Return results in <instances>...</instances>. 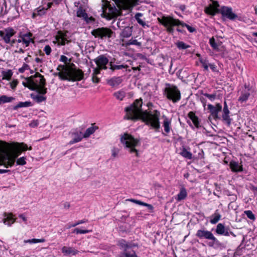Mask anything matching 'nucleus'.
Returning <instances> with one entry per match:
<instances>
[{"instance_id": "nucleus-30", "label": "nucleus", "mask_w": 257, "mask_h": 257, "mask_svg": "<svg viewBox=\"0 0 257 257\" xmlns=\"http://www.w3.org/2000/svg\"><path fill=\"white\" fill-rule=\"evenodd\" d=\"M187 192L185 188H183L181 189L180 192L177 195L176 199L178 201H180L184 199L187 196Z\"/></svg>"}, {"instance_id": "nucleus-56", "label": "nucleus", "mask_w": 257, "mask_h": 257, "mask_svg": "<svg viewBox=\"0 0 257 257\" xmlns=\"http://www.w3.org/2000/svg\"><path fill=\"white\" fill-rule=\"evenodd\" d=\"M33 78V76H31L29 78H26V80H27V82H23L22 84L23 85L25 86V87H28L29 88V87H33V86H31L30 83H29V82L28 81V80H33L32 79Z\"/></svg>"}, {"instance_id": "nucleus-20", "label": "nucleus", "mask_w": 257, "mask_h": 257, "mask_svg": "<svg viewBox=\"0 0 257 257\" xmlns=\"http://www.w3.org/2000/svg\"><path fill=\"white\" fill-rule=\"evenodd\" d=\"M164 18H173V17H171L170 16H162L161 18H158V22L161 24L162 25H163L164 27L167 28V31L169 33H173L174 29L173 28V26H178L179 25H172L171 24H168L167 26H165L164 24V22H163Z\"/></svg>"}, {"instance_id": "nucleus-4", "label": "nucleus", "mask_w": 257, "mask_h": 257, "mask_svg": "<svg viewBox=\"0 0 257 257\" xmlns=\"http://www.w3.org/2000/svg\"><path fill=\"white\" fill-rule=\"evenodd\" d=\"M118 245L123 250L120 253V257H138L135 251L134 250H129L130 249L133 248L134 247H138V244L137 243L133 242H127L125 240L121 239L118 241Z\"/></svg>"}, {"instance_id": "nucleus-9", "label": "nucleus", "mask_w": 257, "mask_h": 257, "mask_svg": "<svg viewBox=\"0 0 257 257\" xmlns=\"http://www.w3.org/2000/svg\"><path fill=\"white\" fill-rule=\"evenodd\" d=\"M16 33L15 30L10 27L0 30V37L6 43H11V38Z\"/></svg>"}, {"instance_id": "nucleus-5", "label": "nucleus", "mask_w": 257, "mask_h": 257, "mask_svg": "<svg viewBox=\"0 0 257 257\" xmlns=\"http://www.w3.org/2000/svg\"><path fill=\"white\" fill-rule=\"evenodd\" d=\"M165 85L164 93L166 97L174 103L179 101L181 99V93L177 87L169 83H166Z\"/></svg>"}, {"instance_id": "nucleus-55", "label": "nucleus", "mask_w": 257, "mask_h": 257, "mask_svg": "<svg viewBox=\"0 0 257 257\" xmlns=\"http://www.w3.org/2000/svg\"><path fill=\"white\" fill-rule=\"evenodd\" d=\"M67 32L66 33H63L61 31L58 32V35L56 36V38H59V39H66Z\"/></svg>"}, {"instance_id": "nucleus-52", "label": "nucleus", "mask_w": 257, "mask_h": 257, "mask_svg": "<svg viewBox=\"0 0 257 257\" xmlns=\"http://www.w3.org/2000/svg\"><path fill=\"white\" fill-rule=\"evenodd\" d=\"M17 165H24L26 164V158L24 157H21L17 160Z\"/></svg>"}, {"instance_id": "nucleus-63", "label": "nucleus", "mask_w": 257, "mask_h": 257, "mask_svg": "<svg viewBox=\"0 0 257 257\" xmlns=\"http://www.w3.org/2000/svg\"><path fill=\"white\" fill-rule=\"evenodd\" d=\"M68 60V58L64 55H61L60 57V61L64 62L65 64L67 63Z\"/></svg>"}, {"instance_id": "nucleus-59", "label": "nucleus", "mask_w": 257, "mask_h": 257, "mask_svg": "<svg viewBox=\"0 0 257 257\" xmlns=\"http://www.w3.org/2000/svg\"><path fill=\"white\" fill-rule=\"evenodd\" d=\"M102 68H100L98 67L94 68L93 71L92 75H97L100 73V70H102Z\"/></svg>"}, {"instance_id": "nucleus-60", "label": "nucleus", "mask_w": 257, "mask_h": 257, "mask_svg": "<svg viewBox=\"0 0 257 257\" xmlns=\"http://www.w3.org/2000/svg\"><path fill=\"white\" fill-rule=\"evenodd\" d=\"M109 12L113 15H115L118 12V10L115 7L113 6V7H110L109 8Z\"/></svg>"}, {"instance_id": "nucleus-11", "label": "nucleus", "mask_w": 257, "mask_h": 257, "mask_svg": "<svg viewBox=\"0 0 257 257\" xmlns=\"http://www.w3.org/2000/svg\"><path fill=\"white\" fill-rule=\"evenodd\" d=\"M215 232L219 235L224 236H229L231 235L234 237L236 236V235L230 231L229 227H225L224 225L222 223H218L217 225Z\"/></svg>"}, {"instance_id": "nucleus-42", "label": "nucleus", "mask_w": 257, "mask_h": 257, "mask_svg": "<svg viewBox=\"0 0 257 257\" xmlns=\"http://www.w3.org/2000/svg\"><path fill=\"white\" fill-rule=\"evenodd\" d=\"M213 218L211 219L210 222L211 224H216L220 219L221 215L216 212L212 215Z\"/></svg>"}, {"instance_id": "nucleus-2", "label": "nucleus", "mask_w": 257, "mask_h": 257, "mask_svg": "<svg viewBox=\"0 0 257 257\" xmlns=\"http://www.w3.org/2000/svg\"><path fill=\"white\" fill-rule=\"evenodd\" d=\"M27 149L32 150V147L28 148V146L24 143H16L14 148L13 152L7 153L3 157V164L7 168L12 166L15 162V159L21 154L22 151H26Z\"/></svg>"}, {"instance_id": "nucleus-50", "label": "nucleus", "mask_w": 257, "mask_h": 257, "mask_svg": "<svg viewBox=\"0 0 257 257\" xmlns=\"http://www.w3.org/2000/svg\"><path fill=\"white\" fill-rule=\"evenodd\" d=\"M200 62L202 64L204 69L207 71L208 70V66L210 64L208 63V61L206 59H200Z\"/></svg>"}, {"instance_id": "nucleus-22", "label": "nucleus", "mask_w": 257, "mask_h": 257, "mask_svg": "<svg viewBox=\"0 0 257 257\" xmlns=\"http://www.w3.org/2000/svg\"><path fill=\"white\" fill-rule=\"evenodd\" d=\"M122 82L121 77H113L109 80H107V83L112 87H115L119 85Z\"/></svg>"}, {"instance_id": "nucleus-39", "label": "nucleus", "mask_w": 257, "mask_h": 257, "mask_svg": "<svg viewBox=\"0 0 257 257\" xmlns=\"http://www.w3.org/2000/svg\"><path fill=\"white\" fill-rule=\"evenodd\" d=\"M180 155L184 158L188 159H191L192 158V153L188 151L185 148L183 149L182 151L180 153Z\"/></svg>"}, {"instance_id": "nucleus-61", "label": "nucleus", "mask_w": 257, "mask_h": 257, "mask_svg": "<svg viewBox=\"0 0 257 257\" xmlns=\"http://www.w3.org/2000/svg\"><path fill=\"white\" fill-rule=\"evenodd\" d=\"M44 51L47 55H49L51 52V48L49 45H46L44 48Z\"/></svg>"}, {"instance_id": "nucleus-43", "label": "nucleus", "mask_w": 257, "mask_h": 257, "mask_svg": "<svg viewBox=\"0 0 257 257\" xmlns=\"http://www.w3.org/2000/svg\"><path fill=\"white\" fill-rule=\"evenodd\" d=\"M222 121L225 123L228 126L231 124L232 119L230 117L229 115H222Z\"/></svg>"}, {"instance_id": "nucleus-10", "label": "nucleus", "mask_w": 257, "mask_h": 257, "mask_svg": "<svg viewBox=\"0 0 257 257\" xmlns=\"http://www.w3.org/2000/svg\"><path fill=\"white\" fill-rule=\"evenodd\" d=\"M94 61L97 65V66L103 70H106L108 67L107 65H109V60L105 55H100L96 57Z\"/></svg>"}, {"instance_id": "nucleus-12", "label": "nucleus", "mask_w": 257, "mask_h": 257, "mask_svg": "<svg viewBox=\"0 0 257 257\" xmlns=\"http://www.w3.org/2000/svg\"><path fill=\"white\" fill-rule=\"evenodd\" d=\"M219 12L223 18L225 17L230 20H234L237 17V16L232 12V9L229 7L223 6Z\"/></svg>"}, {"instance_id": "nucleus-21", "label": "nucleus", "mask_w": 257, "mask_h": 257, "mask_svg": "<svg viewBox=\"0 0 257 257\" xmlns=\"http://www.w3.org/2000/svg\"><path fill=\"white\" fill-rule=\"evenodd\" d=\"M4 218L3 219L4 223L9 226H11L15 222V219L13 218V215L12 213H4Z\"/></svg>"}, {"instance_id": "nucleus-64", "label": "nucleus", "mask_w": 257, "mask_h": 257, "mask_svg": "<svg viewBox=\"0 0 257 257\" xmlns=\"http://www.w3.org/2000/svg\"><path fill=\"white\" fill-rule=\"evenodd\" d=\"M18 84V81L17 80H13L11 83V88L13 89H15L16 87V86H17Z\"/></svg>"}, {"instance_id": "nucleus-37", "label": "nucleus", "mask_w": 257, "mask_h": 257, "mask_svg": "<svg viewBox=\"0 0 257 257\" xmlns=\"http://www.w3.org/2000/svg\"><path fill=\"white\" fill-rule=\"evenodd\" d=\"M177 47L180 50H184L190 47V46L187 45L182 41H178L175 43Z\"/></svg>"}, {"instance_id": "nucleus-33", "label": "nucleus", "mask_w": 257, "mask_h": 257, "mask_svg": "<svg viewBox=\"0 0 257 257\" xmlns=\"http://www.w3.org/2000/svg\"><path fill=\"white\" fill-rule=\"evenodd\" d=\"M31 97L38 103H40L42 101H45L46 97L39 95L38 94H34L33 93L31 94Z\"/></svg>"}, {"instance_id": "nucleus-24", "label": "nucleus", "mask_w": 257, "mask_h": 257, "mask_svg": "<svg viewBox=\"0 0 257 257\" xmlns=\"http://www.w3.org/2000/svg\"><path fill=\"white\" fill-rule=\"evenodd\" d=\"M229 165L232 171L233 172H241L243 170L242 166H239L237 162L231 161L230 162Z\"/></svg>"}, {"instance_id": "nucleus-44", "label": "nucleus", "mask_w": 257, "mask_h": 257, "mask_svg": "<svg viewBox=\"0 0 257 257\" xmlns=\"http://www.w3.org/2000/svg\"><path fill=\"white\" fill-rule=\"evenodd\" d=\"M45 241V239H35L33 238L32 239H28L24 240L25 243H37L39 242H44Z\"/></svg>"}, {"instance_id": "nucleus-47", "label": "nucleus", "mask_w": 257, "mask_h": 257, "mask_svg": "<svg viewBox=\"0 0 257 257\" xmlns=\"http://www.w3.org/2000/svg\"><path fill=\"white\" fill-rule=\"evenodd\" d=\"M244 213L249 219H250L252 220H255V216L253 214V213L251 211L246 210V211H244Z\"/></svg>"}, {"instance_id": "nucleus-23", "label": "nucleus", "mask_w": 257, "mask_h": 257, "mask_svg": "<svg viewBox=\"0 0 257 257\" xmlns=\"http://www.w3.org/2000/svg\"><path fill=\"white\" fill-rule=\"evenodd\" d=\"M188 116L196 127L198 128L200 126L198 117L195 115L194 112L193 111L189 112Z\"/></svg>"}, {"instance_id": "nucleus-1", "label": "nucleus", "mask_w": 257, "mask_h": 257, "mask_svg": "<svg viewBox=\"0 0 257 257\" xmlns=\"http://www.w3.org/2000/svg\"><path fill=\"white\" fill-rule=\"evenodd\" d=\"M143 100L142 98L136 99L130 106L125 108L126 114L125 119L137 120L140 119L147 125L159 131L160 128L159 117L160 113L159 111L154 110V113L148 112L147 110L143 111L142 109Z\"/></svg>"}, {"instance_id": "nucleus-13", "label": "nucleus", "mask_w": 257, "mask_h": 257, "mask_svg": "<svg viewBox=\"0 0 257 257\" xmlns=\"http://www.w3.org/2000/svg\"><path fill=\"white\" fill-rule=\"evenodd\" d=\"M212 3L210 4L208 7H206L205 9V12L209 15L214 16L216 13H219L220 10L218 8L219 5L217 1L211 0Z\"/></svg>"}, {"instance_id": "nucleus-54", "label": "nucleus", "mask_w": 257, "mask_h": 257, "mask_svg": "<svg viewBox=\"0 0 257 257\" xmlns=\"http://www.w3.org/2000/svg\"><path fill=\"white\" fill-rule=\"evenodd\" d=\"M203 95L207 97L209 99H210L211 101H213L216 96V95L215 93L214 94H208V93H203Z\"/></svg>"}, {"instance_id": "nucleus-31", "label": "nucleus", "mask_w": 257, "mask_h": 257, "mask_svg": "<svg viewBox=\"0 0 257 257\" xmlns=\"http://www.w3.org/2000/svg\"><path fill=\"white\" fill-rule=\"evenodd\" d=\"M32 105L31 102L30 101L20 102L17 105L13 107L14 110H17L21 107H27Z\"/></svg>"}, {"instance_id": "nucleus-32", "label": "nucleus", "mask_w": 257, "mask_h": 257, "mask_svg": "<svg viewBox=\"0 0 257 257\" xmlns=\"http://www.w3.org/2000/svg\"><path fill=\"white\" fill-rule=\"evenodd\" d=\"M36 12L34 13L33 14V18H34L36 15H39L40 16L44 15L46 13L47 9L45 8L39 7L36 9Z\"/></svg>"}, {"instance_id": "nucleus-7", "label": "nucleus", "mask_w": 257, "mask_h": 257, "mask_svg": "<svg viewBox=\"0 0 257 257\" xmlns=\"http://www.w3.org/2000/svg\"><path fill=\"white\" fill-rule=\"evenodd\" d=\"M91 34L96 38L98 37L103 39L111 38L114 34V32L108 28L101 27L92 30Z\"/></svg>"}, {"instance_id": "nucleus-18", "label": "nucleus", "mask_w": 257, "mask_h": 257, "mask_svg": "<svg viewBox=\"0 0 257 257\" xmlns=\"http://www.w3.org/2000/svg\"><path fill=\"white\" fill-rule=\"evenodd\" d=\"M212 232L210 231L205 230V229H199L196 231L195 236L200 239H207L210 236Z\"/></svg>"}, {"instance_id": "nucleus-38", "label": "nucleus", "mask_w": 257, "mask_h": 257, "mask_svg": "<svg viewBox=\"0 0 257 257\" xmlns=\"http://www.w3.org/2000/svg\"><path fill=\"white\" fill-rule=\"evenodd\" d=\"M113 95L116 97V99L122 100L123 98L125 96V93L124 91L120 90L114 92L113 93Z\"/></svg>"}, {"instance_id": "nucleus-16", "label": "nucleus", "mask_w": 257, "mask_h": 257, "mask_svg": "<svg viewBox=\"0 0 257 257\" xmlns=\"http://www.w3.org/2000/svg\"><path fill=\"white\" fill-rule=\"evenodd\" d=\"M30 83L31 86L33 87H29V89L32 90H37L38 92L41 94H45L47 93V88L45 87V85L40 86L37 83H35L33 80H28Z\"/></svg>"}, {"instance_id": "nucleus-53", "label": "nucleus", "mask_w": 257, "mask_h": 257, "mask_svg": "<svg viewBox=\"0 0 257 257\" xmlns=\"http://www.w3.org/2000/svg\"><path fill=\"white\" fill-rule=\"evenodd\" d=\"M89 232H90V230L80 229L78 228H75L73 230V232L76 233V234H79V233L84 234V233H88Z\"/></svg>"}, {"instance_id": "nucleus-26", "label": "nucleus", "mask_w": 257, "mask_h": 257, "mask_svg": "<svg viewBox=\"0 0 257 257\" xmlns=\"http://www.w3.org/2000/svg\"><path fill=\"white\" fill-rule=\"evenodd\" d=\"M126 201H130L136 204H137L138 205L147 206L148 208V209L151 210H152L154 208L153 206L152 205L135 199H126Z\"/></svg>"}, {"instance_id": "nucleus-14", "label": "nucleus", "mask_w": 257, "mask_h": 257, "mask_svg": "<svg viewBox=\"0 0 257 257\" xmlns=\"http://www.w3.org/2000/svg\"><path fill=\"white\" fill-rule=\"evenodd\" d=\"M208 109L209 110L212 117L215 119H219L218 112L222 110V106L219 103H217L215 106L209 104L208 105Z\"/></svg>"}, {"instance_id": "nucleus-3", "label": "nucleus", "mask_w": 257, "mask_h": 257, "mask_svg": "<svg viewBox=\"0 0 257 257\" xmlns=\"http://www.w3.org/2000/svg\"><path fill=\"white\" fill-rule=\"evenodd\" d=\"M120 142L124 147L128 149L131 153H135L136 156H139L138 151L136 147L140 145V141L135 139L132 135L125 133L121 136Z\"/></svg>"}, {"instance_id": "nucleus-45", "label": "nucleus", "mask_w": 257, "mask_h": 257, "mask_svg": "<svg viewBox=\"0 0 257 257\" xmlns=\"http://www.w3.org/2000/svg\"><path fill=\"white\" fill-rule=\"evenodd\" d=\"M95 131L94 127H90L88 128L84 135H83V138H86L89 137L91 134H92Z\"/></svg>"}, {"instance_id": "nucleus-58", "label": "nucleus", "mask_w": 257, "mask_h": 257, "mask_svg": "<svg viewBox=\"0 0 257 257\" xmlns=\"http://www.w3.org/2000/svg\"><path fill=\"white\" fill-rule=\"evenodd\" d=\"M29 69V66L26 64H24L23 67L19 69L20 73H23L26 70Z\"/></svg>"}, {"instance_id": "nucleus-35", "label": "nucleus", "mask_w": 257, "mask_h": 257, "mask_svg": "<svg viewBox=\"0 0 257 257\" xmlns=\"http://www.w3.org/2000/svg\"><path fill=\"white\" fill-rule=\"evenodd\" d=\"M143 16V14L142 13H138L135 15V18L137 21V22L143 27H145V26H147L149 27L148 25H147L146 23L140 18L141 17Z\"/></svg>"}, {"instance_id": "nucleus-51", "label": "nucleus", "mask_w": 257, "mask_h": 257, "mask_svg": "<svg viewBox=\"0 0 257 257\" xmlns=\"http://www.w3.org/2000/svg\"><path fill=\"white\" fill-rule=\"evenodd\" d=\"M56 39L57 40L58 45H65L66 43H68L70 42L69 41H68L67 39H59V38H56Z\"/></svg>"}, {"instance_id": "nucleus-19", "label": "nucleus", "mask_w": 257, "mask_h": 257, "mask_svg": "<svg viewBox=\"0 0 257 257\" xmlns=\"http://www.w3.org/2000/svg\"><path fill=\"white\" fill-rule=\"evenodd\" d=\"M62 252L66 255L71 256L76 255L79 251L72 247L63 246L62 248Z\"/></svg>"}, {"instance_id": "nucleus-57", "label": "nucleus", "mask_w": 257, "mask_h": 257, "mask_svg": "<svg viewBox=\"0 0 257 257\" xmlns=\"http://www.w3.org/2000/svg\"><path fill=\"white\" fill-rule=\"evenodd\" d=\"M139 2V0H132L131 2H130L129 4H127V7L128 8H132L134 6H136Z\"/></svg>"}, {"instance_id": "nucleus-40", "label": "nucleus", "mask_w": 257, "mask_h": 257, "mask_svg": "<svg viewBox=\"0 0 257 257\" xmlns=\"http://www.w3.org/2000/svg\"><path fill=\"white\" fill-rule=\"evenodd\" d=\"M77 16L79 18H82L84 20H86L88 18L87 14L83 9H79L77 12Z\"/></svg>"}, {"instance_id": "nucleus-62", "label": "nucleus", "mask_w": 257, "mask_h": 257, "mask_svg": "<svg viewBox=\"0 0 257 257\" xmlns=\"http://www.w3.org/2000/svg\"><path fill=\"white\" fill-rule=\"evenodd\" d=\"M119 150L118 149L114 148L112 150V156L113 157H116L117 156V154L119 152Z\"/></svg>"}, {"instance_id": "nucleus-25", "label": "nucleus", "mask_w": 257, "mask_h": 257, "mask_svg": "<svg viewBox=\"0 0 257 257\" xmlns=\"http://www.w3.org/2000/svg\"><path fill=\"white\" fill-rule=\"evenodd\" d=\"M127 68V65H117L113 64V62H109V69L112 72H114L116 70H119L122 69L123 68Z\"/></svg>"}, {"instance_id": "nucleus-29", "label": "nucleus", "mask_w": 257, "mask_h": 257, "mask_svg": "<svg viewBox=\"0 0 257 257\" xmlns=\"http://www.w3.org/2000/svg\"><path fill=\"white\" fill-rule=\"evenodd\" d=\"M33 77H39V80H36L35 83H37L40 86H43L46 85V80L44 77L39 73H36Z\"/></svg>"}, {"instance_id": "nucleus-8", "label": "nucleus", "mask_w": 257, "mask_h": 257, "mask_svg": "<svg viewBox=\"0 0 257 257\" xmlns=\"http://www.w3.org/2000/svg\"><path fill=\"white\" fill-rule=\"evenodd\" d=\"M164 24L165 26L168 25V24H171L172 25H181L182 27H186L190 33H193L195 31V29L190 26L189 25L183 23V22L180 21L178 19H175L174 18H164L163 19Z\"/></svg>"}, {"instance_id": "nucleus-17", "label": "nucleus", "mask_w": 257, "mask_h": 257, "mask_svg": "<svg viewBox=\"0 0 257 257\" xmlns=\"http://www.w3.org/2000/svg\"><path fill=\"white\" fill-rule=\"evenodd\" d=\"M208 240H210L208 243V245L210 247H213L216 248L224 247V244L220 242L213 234L212 233L209 236Z\"/></svg>"}, {"instance_id": "nucleus-48", "label": "nucleus", "mask_w": 257, "mask_h": 257, "mask_svg": "<svg viewBox=\"0 0 257 257\" xmlns=\"http://www.w3.org/2000/svg\"><path fill=\"white\" fill-rule=\"evenodd\" d=\"M131 45H135L138 46H141L142 44L141 42H138L137 40L131 39L127 42L126 45L130 46Z\"/></svg>"}, {"instance_id": "nucleus-49", "label": "nucleus", "mask_w": 257, "mask_h": 257, "mask_svg": "<svg viewBox=\"0 0 257 257\" xmlns=\"http://www.w3.org/2000/svg\"><path fill=\"white\" fill-rule=\"evenodd\" d=\"M55 75H58L60 79H61V80H67V79L65 78L68 79V76L65 73V71H64L63 72H59L58 73L55 74Z\"/></svg>"}, {"instance_id": "nucleus-41", "label": "nucleus", "mask_w": 257, "mask_h": 257, "mask_svg": "<svg viewBox=\"0 0 257 257\" xmlns=\"http://www.w3.org/2000/svg\"><path fill=\"white\" fill-rule=\"evenodd\" d=\"M3 79L10 80L13 75L12 70L3 71L2 72Z\"/></svg>"}, {"instance_id": "nucleus-27", "label": "nucleus", "mask_w": 257, "mask_h": 257, "mask_svg": "<svg viewBox=\"0 0 257 257\" xmlns=\"http://www.w3.org/2000/svg\"><path fill=\"white\" fill-rule=\"evenodd\" d=\"M163 117L164 118L163 121V126L164 127V131L166 133L168 134L170 133L171 130V120H169V119L165 115H163Z\"/></svg>"}, {"instance_id": "nucleus-34", "label": "nucleus", "mask_w": 257, "mask_h": 257, "mask_svg": "<svg viewBox=\"0 0 257 257\" xmlns=\"http://www.w3.org/2000/svg\"><path fill=\"white\" fill-rule=\"evenodd\" d=\"M249 95L250 93L246 91H242L238 100L241 102H245L248 99Z\"/></svg>"}, {"instance_id": "nucleus-15", "label": "nucleus", "mask_w": 257, "mask_h": 257, "mask_svg": "<svg viewBox=\"0 0 257 257\" xmlns=\"http://www.w3.org/2000/svg\"><path fill=\"white\" fill-rule=\"evenodd\" d=\"M69 135L72 138V140L69 143L70 145L79 142L83 138L82 132L77 130L72 131L70 132Z\"/></svg>"}, {"instance_id": "nucleus-36", "label": "nucleus", "mask_w": 257, "mask_h": 257, "mask_svg": "<svg viewBox=\"0 0 257 257\" xmlns=\"http://www.w3.org/2000/svg\"><path fill=\"white\" fill-rule=\"evenodd\" d=\"M15 99L13 97H8L7 95H2L0 97V104L10 102Z\"/></svg>"}, {"instance_id": "nucleus-6", "label": "nucleus", "mask_w": 257, "mask_h": 257, "mask_svg": "<svg viewBox=\"0 0 257 257\" xmlns=\"http://www.w3.org/2000/svg\"><path fill=\"white\" fill-rule=\"evenodd\" d=\"M65 73L68 76L67 81H78L84 78V73L82 70L69 67L65 69Z\"/></svg>"}, {"instance_id": "nucleus-28", "label": "nucleus", "mask_w": 257, "mask_h": 257, "mask_svg": "<svg viewBox=\"0 0 257 257\" xmlns=\"http://www.w3.org/2000/svg\"><path fill=\"white\" fill-rule=\"evenodd\" d=\"M133 29L132 27H125L120 34V36L123 38H128L132 35Z\"/></svg>"}, {"instance_id": "nucleus-46", "label": "nucleus", "mask_w": 257, "mask_h": 257, "mask_svg": "<svg viewBox=\"0 0 257 257\" xmlns=\"http://www.w3.org/2000/svg\"><path fill=\"white\" fill-rule=\"evenodd\" d=\"M209 43L213 49H218V45L215 42V39L213 37H212L210 39Z\"/></svg>"}]
</instances>
